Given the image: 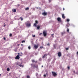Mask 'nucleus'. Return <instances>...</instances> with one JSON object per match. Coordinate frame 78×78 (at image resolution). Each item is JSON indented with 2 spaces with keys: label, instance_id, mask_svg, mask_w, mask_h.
<instances>
[{
  "label": "nucleus",
  "instance_id": "f257e3e1",
  "mask_svg": "<svg viewBox=\"0 0 78 78\" xmlns=\"http://www.w3.org/2000/svg\"><path fill=\"white\" fill-rule=\"evenodd\" d=\"M26 23V24L27 27H31V23H30V21H27Z\"/></svg>",
  "mask_w": 78,
  "mask_h": 78
},
{
  "label": "nucleus",
  "instance_id": "f03ea898",
  "mask_svg": "<svg viewBox=\"0 0 78 78\" xmlns=\"http://www.w3.org/2000/svg\"><path fill=\"white\" fill-rule=\"evenodd\" d=\"M30 66L31 67H32L33 68H37L38 67V65H35L33 64H30Z\"/></svg>",
  "mask_w": 78,
  "mask_h": 78
},
{
  "label": "nucleus",
  "instance_id": "7ed1b4c3",
  "mask_svg": "<svg viewBox=\"0 0 78 78\" xmlns=\"http://www.w3.org/2000/svg\"><path fill=\"white\" fill-rule=\"evenodd\" d=\"M43 34L44 36L45 37V36H47V33H46V32L45 31H43Z\"/></svg>",
  "mask_w": 78,
  "mask_h": 78
},
{
  "label": "nucleus",
  "instance_id": "20e7f679",
  "mask_svg": "<svg viewBox=\"0 0 78 78\" xmlns=\"http://www.w3.org/2000/svg\"><path fill=\"white\" fill-rule=\"evenodd\" d=\"M52 76H56L57 75V74H56V73L55 72H52Z\"/></svg>",
  "mask_w": 78,
  "mask_h": 78
},
{
  "label": "nucleus",
  "instance_id": "39448f33",
  "mask_svg": "<svg viewBox=\"0 0 78 78\" xmlns=\"http://www.w3.org/2000/svg\"><path fill=\"white\" fill-rule=\"evenodd\" d=\"M37 23H38V21L37 20H36L35 23L34 24V26L36 27L37 24Z\"/></svg>",
  "mask_w": 78,
  "mask_h": 78
},
{
  "label": "nucleus",
  "instance_id": "423d86ee",
  "mask_svg": "<svg viewBox=\"0 0 78 78\" xmlns=\"http://www.w3.org/2000/svg\"><path fill=\"white\" fill-rule=\"evenodd\" d=\"M58 55L59 57H60V56H61L62 55V54L61 53V52H59L58 53Z\"/></svg>",
  "mask_w": 78,
  "mask_h": 78
},
{
  "label": "nucleus",
  "instance_id": "0eeeda50",
  "mask_svg": "<svg viewBox=\"0 0 78 78\" xmlns=\"http://www.w3.org/2000/svg\"><path fill=\"white\" fill-rule=\"evenodd\" d=\"M34 47L35 48V49H37L38 47H39V45H34Z\"/></svg>",
  "mask_w": 78,
  "mask_h": 78
},
{
  "label": "nucleus",
  "instance_id": "6e6552de",
  "mask_svg": "<svg viewBox=\"0 0 78 78\" xmlns=\"http://www.w3.org/2000/svg\"><path fill=\"white\" fill-rule=\"evenodd\" d=\"M15 59H20V56L19 55H17L15 57Z\"/></svg>",
  "mask_w": 78,
  "mask_h": 78
},
{
  "label": "nucleus",
  "instance_id": "1a4fd4ad",
  "mask_svg": "<svg viewBox=\"0 0 78 78\" xmlns=\"http://www.w3.org/2000/svg\"><path fill=\"white\" fill-rule=\"evenodd\" d=\"M42 15H43V16H46V15H47V13L44 12L42 13Z\"/></svg>",
  "mask_w": 78,
  "mask_h": 78
},
{
  "label": "nucleus",
  "instance_id": "9d476101",
  "mask_svg": "<svg viewBox=\"0 0 78 78\" xmlns=\"http://www.w3.org/2000/svg\"><path fill=\"white\" fill-rule=\"evenodd\" d=\"M57 20H58V22H61V19L60 18H58L57 19Z\"/></svg>",
  "mask_w": 78,
  "mask_h": 78
},
{
  "label": "nucleus",
  "instance_id": "9b49d317",
  "mask_svg": "<svg viewBox=\"0 0 78 78\" xmlns=\"http://www.w3.org/2000/svg\"><path fill=\"white\" fill-rule=\"evenodd\" d=\"M12 12H16V9H13L12 10Z\"/></svg>",
  "mask_w": 78,
  "mask_h": 78
},
{
  "label": "nucleus",
  "instance_id": "f8f14e48",
  "mask_svg": "<svg viewBox=\"0 0 78 78\" xmlns=\"http://www.w3.org/2000/svg\"><path fill=\"white\" fill-rule=\"evenodd\" d=\"M47 56V54H44L43 57V58H45V57Z\"/></svg>",
  "mask_w": 78,
  "mask_h": 78
},
{
  "label": "nucleus",
  "instance_id": "ddd939ff",
  "mask_svg": "<svg viewBox=\"0 0 78 78\" xmlns=\"http://www.w3.org/2000/svg\"><path fill=\"white\" fill-rule=\"evenodd\" d=\"M62 18H63L64 19H65V16H64V14H62Z\"/></svg>",
  "mask_w": 78,
  "mask_h": 78
},
{
  "label": "nucleus",
  "instance_id": "4468645a",
  "mask_svg": "<svg viewBox=\"0 0 78 78\" xmlns=\"http://www.w3.org/2000/svg\"><path fill=\"white\" fill-rule=\"evenodd\" d=\"M66 27H69L70 26V24H69V23H67V24L66 25Z\"/></svg>",
  "mask_w": 78,
  "mask_h": 78
},
{
  "label": "nucleus",
  "instance_id": "2eb2a0df",
  "mask_svg": "<svg viewBox=\"0 0 78 78\" xmlns=\"http://www.w3.org/2000/svg\"><path fill=\"white\" fill-rule=\"evenodd\" d=\"M19 66L20 67H23V65H20V64L19 65Z\"/></svg>",
  "mask_w": 78,
  "mask_h": 78
},
{
  "label": "nucleus",
  "instance_id": "dca6fc26",
  "mask_svg": "<svg viewBox=\"0 0 78 78\" xmlns=\"http://www.w3.org/2000/svg\"><path fill=\"white\" fill-rule=\"evenodd\" d=\"M25 10H28V9H29V7H27V8H26L25 9Z\"/></svg>",
  "mask_w": 78,
  "mask_h": 78
},
{
  "label": "nucleus",
  "instance_id": "f3484780",
  "mask_svg": "<svg viewBox=\"0 0 78 78\" xmlns=\"http://www.w3.org/2000/svg\"><path fill=\"white\" fill-rule=\"evenodd\" d=\"M53 47L54 48H56V44H54Z\"/></svg>",
  "mask_w": 78,
  "mask_h": 78
},
{
  "label": "nucleus",
  "instance_id": "a211bd4d",
  "mask_svg": "<svg viewBox=\"0 0 78 78\" xmlns=\"http://www.w3.org/2000/svg\"><path fill=\"white\" fill-rule=\"evenodd\" d=\"M20 19H21V20L22 21L23 20V18H22V17H20Z\"/></svg>",
  "mask_w": 78,
  "mask_h": 78
},
{
  "label": "nucleus",
  "instance_id": "6ab92c4d",
  "mask_svg": "<svg viewBox=\"0 0 78 78\" xmlns=\"http://www.w3.org/2000/svg\"><path fill=\"white\" fill-rule=\"evenodd\" d=\"M25 41L24 40L22 41V43H25Z\"/></svg>",
  "mask_w": 78,
  "mask_h": 78
},
{
  "label": "nucleus",
  "instance_id": "aec40b11",
  "mask_svg": "<svg viewBox=\"0 0 78 78\" xmlns=\"http://www.w3.org/2000/svg\"><path fill=\"white\" fill-rule=\"evenodd\" d=\"M28 49H29V50H30V49H31V47L30 46H28Z\"/></svg>",
  "mask_w": 78,
  "mask_h": 78
},
{
  "label": "nucleus",
  "instance_id": "412c9836",
  "mask_svg": "<svg viewBox=\"0 0 78 78\" xmlns=\"http://www.w3.org/2000/svg\"><path fill=\"white\" fill-rule=\"evenodd\" d=\"M39 28H40V26H38L37 27V29H38V30L39 29Z\"/></svg>",
  "mask_w": 78,
  "mask_h": 78
},
{
  "label": "nucleus",
  "instance_id": "4be33fe9",
  "mask_svg": "<svg viewBox=\"0 0 78 78\" xmlns=\"http://www.w3.org/2000/svg\"><path fill=\"white\" fill-rule=\"evenodd\" d=\"M65 34V32H63V33H62V35H63V34Z\"/></svg>",
  "mask_w": 78,
  "mask_h": 78
},
{
  "label": "nucleus",
  "instance_id": "5701e85b",
  "mask_svg": "<svg viewBox=\"0 0 78 78\" xmlns=\"http://www.w3.org/2000/svg\"><path fill=\"white\" fill-rule=\"evenodd\" d=\"M32 36L33 37H36V35H33Z\"/></svg>",
  "mask_w": 78,
  "mask_h": 78
},
{
  "label": "nucleus",
  "instance_id": "b1692460",
  "mask_svg": "<svg viewBox=\"0 0 78 78\" xmlns=\"http://www.w3.org/2000/svg\"><path fill=\"white\" fill-rule=\"evenodd\" d=\"M32 62H35V61L34 60H32Z\"/></svg>",
  "mask_w": 78,
  "mask_h": 78
},
{
  "label": "nucleus",
  "instance_id": "393cba45",
  "mask_svg": "<svg viewBox=\"0 0 78 78\" xmlns=\"http://www.w3.org/2000/svg\"><path fill=\"white\" fill-rule=\"evenodd\" d=\"M9 70H10L9 68H7V71H9Z\"/></svg>",
  "mask_w": 78,
  "mask_h": 78
},
{
  "label": "nucleus",
  "instance_id": "a878e982",
  "mask_svg": "<svg viewBox=\"0 0 78 78\" xmlns=\"http://www.w3.org/2000/svg\"><path fill=\"white\" fill-rule=\"evenodd\" d=\"M67 32H69V29H67Z\"/></svg>",
  "mask_w": 78,
  "mask_h": 78
},
{
  "label": "nucleus",
  "instance_id": "bb28decb",
  "mask_svg": "<svg viewBox=\"0 0 78 78\" xmlns=\"http://www.w3.org/2000/svg\"><path fill=\"white\" fill-rule=\"evenodd\" d=\"M66 21H67V22H69V21H70V20H69L68 19H67V20Z\"/></svg>",
  "mask_w": 78,
  "mask_h": 78
},
{
  "label": "nucleus",
  "instance_id": "cd10ccee",
  "mask_svg": "<svg viewBox=\"0 0 78 78\" xmlns=\"http://www.w3.org/2000/svg\"><path fill=\"white\" fill-rule=\"evenodd\" d=\"M30 76H27V78H30Z\"/></svg>",
  "mask_w": 78,
  "mask_h": 78
},
{
  "label": "nucleus",
  "instance_id": "c85d7f7f",
  "mask_svg": "<svg viewBox=\"0 0 78 78\" xmlns=\"http://www.w3.org/2000/svg\"><path fill=\"white\" fill-rule=\"evenodd\" d=\"M9 36H10V37L12 36V34H9Z\"/></svg>",
  "mask_w": 78,
  "mask_h": 78
},
{
  "label": "nucleus",
  "instance_id": "c756f323",
  "mask_svg": "<svg viewBox=\"0 0 78 78\" xmlns=\"http://www.w3.org/2000/svg\"><path fill=\"white\" fill-rule=\"evenodd\" d=\"M53 35H54V34H51V36L52 37H54Z\"/></svg>",
  "mask_w": 78,
  "mask_h": 78
},
{
  "label": "nucleus",
  "instance_id": "7c9ffc66",
  "mask_svg": "<svg viewBox=\"0 0 78 78\" xmlns=\"http://www.w3.org/2000/svg\"><path fill=\"white\" fill-rule=\"evenodd\" d=\"M68 69L69 70H70V67L69 66L68 67Z\"/></svg>",
  "mask_w": 78,
  "mask_h": 78
},
{
  "label": "nucleus",
  "instance_id": "2f4dec72",
  "mask_svg": "<svg viewBox=\"0 0 78 78\" xmlns=\"http://www.w3.org/2000/svg\"><path fill=\"white\" fill-rule=\"evenodd\" d=\"M66 50H69V48H66Z\"/></svg>",
  "mask_w": 78,
  "mask_h": 78
},
{
  "label": "nucleus",
  "instance_id": "473e14b6",
  "mask_svg": "<svg viewBox=\"0 0 78 78\" xmlns=\"http://www.w3.org/2000/svg\"><path fill=\"white\" fill-rule=\"evenodd\" d=\"M19 63H17L16 66H18V65H19Z\"/></svg>",
  "mask_w": 78,
  "mask_h": 78
},
{
  "label": "nucleus",
  "instance_id": "72a5a7b5",
  "mask_svg": "<svg viewBox=\"0 0 78 78\" xmlns=\"http://www.w3.org/2000/svg\"><path fill=\"white\" fill-rule=\"evenodd\" d=\"M44 77H46V75L45 74H44Z\"/></svg>",
  "mask_w": 78,
  "mask_h": 78
},
{
  "label": "nucleus",
  "instance_id": "f704fd0d",
  "mask_svg": "<svg viewBox=\"0 0 78 78\" xmlns=\"http://www.w3.org/2000/svg\"><path fill=\"white\" fill-rule=\"evenodd\" d=\"M40 48H43V46H41L40 47Z\"/></svg>",
  "mask_w": 78,
  "mask_h": 78
},
{
  "label": "nucleus",
  "instance_id": "c9c22d12",
  "mask_svg": "<svg viewBox=\"0 0 78 78\" xmlns=\"http://www.w3.org/2000/svg\"><path fill=\"white\" fill-rule=\"evenodd\" d=\"M4 40H5H5H6V38H5V37H4Z\"/></svg>",
  "mask_w": 78,
  "mask_h": 78
},
{
  "label": "nucleus",
  "instance_id": "e433bc0d",
  "mask_svg": "<svg viewBox=\"0 0 78 78\" xmlns=\"http://www.w3.org/2000/svg\"><path fill=\"white\" fill-rule=\"evenodd\" d=\"M47 45H48V46H49V45H50V44L48 43V44H47Z\"/></svg>",
  "mask_w": 78,
  "mask_h": 78
},
{
  "label": "nucleus",
  "instance_id": "4c0bfd02",
  "mask_svg": "<svg viewBox=\"0 0 78 78\" xmlns=\"http://www.w3.org/2000/svg\"><path fill=\"white\" fill-rule=\"evenodd\" d=\"M49 3H50V2H51V0H49Z\"/></svg>",
  "mask_w": 78,
  "mask_h": 78
},
{
  "label": "nucleus",
  "instance_id": "58836bf2",
  "mask_svg": "<svg viewBox=\"0 0 78 78\" xmlns=\"http://www.w3.org/2000/svg\"><path fill=\"white\" fill-rule=\"evenodd\" d=\"M4 27H5L6 26V24H5V23H4Z\"/></svg>",
  "mask_w": 78,
  "mask_h": 78
},
{
  "label": "nucleus",
  "instance_id": "ea45409f",
  "mask_svg": "<svg viewBox=\"0 0 78 78\" xmlns=\"http://www.w3.org/2000/svg\"><path fill=\"white\" fill-rule=\"evenodd\" d=\"M34 62H35V63H37V61H35Z\"/></svg>",
  "mask_w": 78,
  "mask_h": 78
},
{
  "label": "nucleus",
  "instance_id": "a19ab883",
  "mask_svg": "<svg viewBox=\"0 0 78 78\" xmlns=\"http://www.w3.org/2000/svg\"><path fill=\"white\" fill-rule=\"evenodd\" d=\"M73 73H75V71H73Z\"/></svg>",
  "mask_w": 78,
  "mask_h": 78
},
{
  "label": "nucleus",
  "instance_id": "79ce46f5",
  "mask_svg": "<svg viewBox=\"0 0 78 78\" xmlns=\"http://www.w3.org/2000/svg\"><path fill=\"white\" fill-rule=\"evenodd\" d=\"M18 55H19V56H20V53H18Z\"/></svg>",
  "mask_w": 78,
  "mask_h": 78
},
{
  "label": "nucleus",
  "instance_id": "37998d69",
  "mask_svg": "<svg viewBox=\"0 0 78 78\" xmlns=\"http://www.w3.org/2000/svg\"><path fill=\"white\" fill-rule=\"evenodd\" d=\"M63 11H64V10H65V9H64V8H63Z\"/></svg>",
  "mask_w": 78,
  "mask_h": 78
},
{
  "label": "nucleus",
  "instance_id": "c03bdc74",
  "mask_svg": "<svg viewBox=\"0 0 78 78\" xmlns=\"http://www.w3.org/2000/svg\"><path fill=\"white\" fill-rule=\"evenodd\" d=\"M42 34V33H41L39 34V35H41Z\"/></svg>",
  "mask_w": 78,
  "mask_h": 78
},
{
  "label": "nucleus",
  "instance_id": "a18cd8bd",
  "mask_svg": "<svg viewBox=\"0 0 78 78\" xmlns=\"http://www.w3.org/2000/svg\"><path fill=\"white\" fill-rule=\"evenodd\" d=\"M19 44H17V46H18V47H19Z\"/></svg>",
  "mask_w": 78,
  "mask_h": 78
},
{
  "label": "nucleus",
  "instance_id": "49530a36",
  "mask_svg": "<svg viewBox=\"0 0 78 78\" xmlns=\"http://www.w3.org/2000/svg\"><path fill=\"white\" fill-rule=\"evenodd\" d=\"M77 55H78V51L77 52Z\"/></svg>",
  "mask_w": 78,
  "mask_h": 78
},
{
  "label": "nucleus",
  "instance_id": "de8ad7c7",
  "mask_svg": "<svg viewBox=\"0 0 78 78\" xmlns=\"http://www.w3.org/2000/svg\"><path fill=\"white\" fill-rule=\"evenodd\" d=\"M20 54H21V55H22V54H22V52H21V53H20Z\"/></svg>",
  "mask_w": 78,
  "mask_h": 78
},
{
  "label": "nucleus",
  "instance_id": "09e8293b",
  "mask_svg": "<svg viewBox=\"0 0 78 78\" xmlns=\"http://www.w3.org/2000/svg\"><path fill=\"white\" fill-rule=\"evenodd\" d=\"M21 46H22V45H23V44H21Z\"/></svg>",
  "mask_w": 78,
  "mask_h": 78
},
{
  "label": "nucleus",
  "instance_id": "8fccbe9b",
  "mask_svg": "<svg viewBox=\"0 0 78 78\" xmlns=\"http://www.w3.org/2000/svg\"><path fill=\"white\" fill-rule=\"evenodd\" d=\"M37 9H38V7H37Z\"/></svg>",
  "mask_w": 78,
  "mask_h": 78
},
{
  "label": "nucleus",
  "instance_id": "3c124183",
  "mask_svg": "<svg viewBox=\"0 0 78 78\" xmlns=\"http://www.w3.org/2000/svg\"><path fill=\"white\" fill-rule=\"evenodd\" d=\"M42 67H43V66H42Z\"/></svg>",
  "mask_w": 78,
  "mask_h": 78
},
{
  "label": "nucleus",
  "instance_id": "603ef678",
  "mask_svg": "<svg viewBox=\"0 0 78 78\" xmlns=\"http://www.w3.org/2000/svg\"><path fill=\"white\" fill-rule=\"evenodd\" d=\"M1 75V74H0V76Z\"/></svg>",
  "mask_w": 78,
  "mask_h": 78
},
{
  "label": "nucleus",
  "instance_id": "864d4df0",
  "mask_svg": "<svg viewBox=\"0 0 78 78\" xmlns=\"http://www.w3.org/2000/svg\"><path fill=\"white\" fill-rule=\"evenodd\" d=\"M22 64V63H21Z\"/></svg>",
  "mask_w": 78,
  "mask_h": 78
},
{
  "label": "nucleus",
  "instance_id": "5fc2aeb1",
  "mask_svg": "<svg viewBox=\"0 0 78 78\" xmlns=\"http://www.w3.org/2000/svg\"><path fill=\"white\" fill-rule=\"evenodd\" d=\"M40 9H41V8H40Z\"/></svg>",
  "mask_w": 78,
  "mask_h": 78
}]
</instances>
